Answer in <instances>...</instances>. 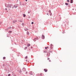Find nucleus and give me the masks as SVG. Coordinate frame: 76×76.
<instances>
[{"label": "nucleus", "instance_id": "393cba45", "mask_svg": "<svg viewBox=\"0 0 76 76\" xmlns=\"http://www.w3.org/2000/svg\"><path fill=\"white\" fill-rule=\"evenodd\" d=\"M46 48H48V47H47Z\"/></svg>", "mask_w": 76, "mask_h": 76}, {"label": "nucleus", "instance_id": "dca6fc26", "mask_svg": "<svg viewBox=\"0 0 76 76\" xmlns=\"http://www.w3.org/2000/svg\"><path fill=\"white\" fill-rule=\"evenodd\" d=\"M50 46H51V47H53V44H50Z\"/></svg>", "mask_w": 76, "mask_h": 76}, {"label": "nucleus", "instance_id": "6ab92c4d", "mask_svg": "<svg viewBox=\"0 0 76 76\" xmlns=\"http://www.w3.org/2000/svg\"><path fill=\"white\" fill-rule=\"evenodd\" d=\"M31 24H34V22H32Z\"/></svg>", "mask_w": 76, "mask_h": 76}, {"label": "nucleus", "instance_id": "f8f14e48", "mask_svg": "<svg viewBox=\"0 0 76 76\" xmlns=\"http://www.w3.org/2000/svg\"><path fill=\"white\" fill-rule=\"evenodd\" d=\"M25 31H28V29H25Z\"/></svg>", "mask_w": 76, "mask_h": 76}, {"label": "nucleus", "instance_id": "412c9836", "mask_svg": "<svg viewBox=\"0 0 76 76\" xmlns=\"http://www.w3.org/2000/svg\"><path fill=\"white\" fill-rule=\"evenodd\" d=\"M67 1H68V2H69V0H67Z\"/></svg>", "mask_w": 76, "mask_h": 76}, {"label": "nucleus", "instance_id": "4468645a", "mask_svg": "<svg viewBox=\"0 0 76 76\" xmlns=\"http://www.w3.org/2000/svg\"><path fill=\"white\" fill-rule=\"evenodd\" d=\"M65 4H66V5H68V3H65Z\"/></svg>", "mask_w": 76, "mask_h": 76}, {"label": "nucleus", "instance_id": "9b49d317", "mask_svg": "<svg viewBox=\"0 0 76 76\" xmlns=\"http://www.w3.org/2000/svg\"><path fill=\"white\" fill-rule=\"evenodd\" d=\"M26 49H27V47H26L25 48H24V50H26Z\"/></svg>", "mask_w": 76, "mask_h": 76}, {"label": "nucleus", "instance_id": "b1692460", "mask_svg": "<svg viewBox=\"0 0 76 76\" xmlns=\"http://www.w3.org/2000/svg\"><path fill=\"white\" fill-rule=\"evenodd\" d=\"M45 49H47V47H45Z\"/></svg>", "mask_w": 76, "mask_h": 76}, {"label": "nucleus", "instance_id": "7ed1b4c3", "mask_svg": "<svg viewBox=\"0 0 76 76\" xmlns=\"http://www.w3.org/2000/svg\"><path fill=\"white\" fill-rule=\"evenodd\" d=\"M27 47H29V46H31V44H28L27 45Z\"/></svg>", "mask_w": 76, "mask_h": 76}, {"label": "nucleus", "instance_id": "4be33fe9", "mask_svg": "<svg viewBox=\"0 0 76 76\" xmlns=\"http://www.w3.org/2000/svg\"><path fill=\"white\" fill-rule=\"evenodd\" d=\"M5 10H7V8H5Z\"/></svg>", "mask_w": 76, "mask_h": 76}, {"label": "nucleus", "instance_id": "cd10ccee", "mask_svg": "<svg viewBox=\"0 0 76 76\" xmlns=\"http://www.w3.org/2000/svg\"><path fill=\"white\" fill-rule=\"evenodd\" d=\"M48 60H49V59H50V58H48Z\"/></svg>", "mask_w": 76, "mask_h": 76}, {"label": "nucleus", "instance_id": "aec40b11", "mask_svg": "<svg viewBox=\"0 0 76 76\" xmlns=\"http://www.w3.org/2000/svg\"><path fill=\"white\" fill-rule=\"evenodd\" d=\"M49 12H50V13H51V11L49 10Z\"/></svg>", "mask_w": 76, "mask_h": 76}, {"label": "nucleus", "instance_id": "bb28decb", "mask_svg": "<svg viewBox=\"0 0 76 76\" xmlns=\"http://www.w3.org/2000/svg\"><path fill=\"white\" fill-rule=\"evenodd\" d=\"M26 1H28L27 0H26Z\"/></svg>", "mask_w": 76, "mask_h": 76}, {"label": "nucleus", "instance_id": "c756f323", "mask_svg": "<svg viewBox=\"0 0 76 76\" xmlns=\"http://www.w3.org/2000/svg\"><path fill=\"white\" fill-rule=\"evenodd\" d=\"M31 48H32V47Z\"/></svg>", "mask_w": 76, "mask_h": 76}, {"label": "nucleus", "instance_id": "6e6552de", "mask_svg": "<svg viewBox=\"0 0 76 76\" xmlns=\"http://www.w3.org/2000/svg\"><path fill=\"white\" fill-rule=\"evenodd\" d=\"M30 74V75H33L32 74V72H31Z\"/></svg>", "mask_w": 76, "mask_h": 76}, {"label": "nucleus", "instance_id": "2eb2a0df", "mask_svg": "<svg viewBox=\"0 0 76 76\" xmlns=\"http://www.w3.org/2000/svg\"><path fill=\"white\" fill-rule=\"evenodd\" d=\"M9 33H12V31H9Z\"/></svg>", "mask_w": 76, "mask_h": 76}, {"label": "nucleus", "instance_id": "20e7f679", "mask_svg": "<svg viewBox=\"0 0 76 76\" xmlns=\"http://www.w3.org/2000/svg\"><path fill=\"white\" fill-rule=\"evenodd\" d=\"M42 38H43V39H44V38H45V36H44V35H42Z\"/></svg>", "mask_w": 76, "mask_h": 76}, {"label": "nucleus", "instance_id": "a878e982", "mask_svg": "<svg viewBox=\"0 0 76 76\" xmlns=\"http://www.w3.org/2000/svg\"><path fill=\"white\" fill-rule=\"evenodd\" d=\"M28 13H30V12H28Z\"/></svg>", "mask_w": 76, "mask_h": 76}, {"label": "nucleus", "instance_id": "f257e3e1", "mask_svg": "<svg viewBox=\"0 0 76 76\" xmlns=\"http://www.w3.org/2000/svg\"><path fill=\"white\" fill-rule=\"evenodd\" d=\"M12 5L11 4H9L7 5V7H12Z\"/></svg>", "mask_w": 76, "mask_h": 76}, {"label": "nucleus", "instance_id": "f03ea898", "mask_svg": "<svg viewBox=\"0 0 76 76\" xmlns=\"http://www.w3.org/2000/svg\"><path fill=\"white\" fill-rule=\"evenodd\" d=\"M37 39H38V38H35L34 39V42H35V41H36V40H37Z\"/></svg>", "mask_w": 76, "mask_h": 76}, {"label": "nucleus", "instance_id": "1a4fd4ad", "mask_svg": "<svg viewBox=\"0 0 76 76\" xmlns=\"http://www.w3.org/2000/svg\"><path fill=\"white\" fill-rule=\"evenodd\" d=\"M27 35H29V32H27Z\"/></svg>", "mask_w": 76, "mask_h": 76}, {"label": "nucleus", "instance_id": "0eeeda50", "mask_svg": "<svg viewBox=\"0 0 76 76\" xmlns=\"http://www.w3.org/2000/svg\"><path fill=\"white\" fill-rule=\"evenodd\" d=\"M72 1H73V0H71L70 3H73V2Z\"/></svg>", "mask_w": 76, "mask_h": 76}, {"label": "nucleus", "instance_id": "f3484780", "mask_svg": "<svg viewBox=\"0 0 76 76\" xmlns=\"http://www.w3.org/2000/svg\"><path fill=\"white\" fill-rule=\"evenodd\" d=\"M5 58H6V57H4L3 58V59H5Z\"/></svg>", "mask_w": 76, "mask_h": 76}, {"label": "nucleus", "instance_id": "423d86ee", "mask_svg": "<svg viewBox=\"0 0 76 76\" xmlns=\"http://www.w3.org/2000/svg\"><path fill=\"white\" fill-rule=\"evenodd\" d=\"M17 22L16 20H15L13 21V23H16Z\"/></svg>", "mask_w": 76, "mask_h": 76}, {"label": "nucleus", "instance_id": "a211bd4d", "mask_svg": "<svg viewBox=\"0 0 76 76\" xmlns=\"http://www.w3.org/2000/svg\"><path fill=\"white\" fill-rule=\"evenodd\" d=\"M10 74H8V76H10Z\"/></svg>", "mask_w": 76, "mask_h": 76}, {"label": "nucleus", "instance_id": "ddd939ff", "mask_svg": "<svg viewBox=\"0 0 76 76\" xmlns=\"http://www.w3.org/2000/svg\"><path fill=\"white\" fill-rule=\"evenodd\" d=\"M25 58V59H26V58H28V57L26 56Z\"/></svg>", "mask_w": 76, "mask_h": 76}, {"label": "nucleus", "instance_id": "c85d7f7f", "mask_svg": "<svg viewBox=\"0 0 76 76\" xmlns=\"http://www.w3.org/2000/svg\"><path fill=\"white\" fill-rule=\"evenodd\" d=\"M47 15H48V14H47Z\"/></svg>", "mask_w": 76, "mask_h": 76}, {"label": "nucleus", "instance_id": "39448f33", "mask_svg": "<svg viewBox=\"0 0 76 76\" xmlns=\"http://www.w3.org/2000/svg\"><path fill=\"white\" fill-rule=\"evenodd\" d=\"M44 71H45V72H47V70L45 69H44Z\"/></svg>", "mask_w": 76, "mask_h": 76}, {"label": "nucleus", "instance_id": "9d476101", "mask_svg": "<svg viewBox=\"0 0 76 76\" xmlns=\"http://www.w3.org/2000/svg\"><path fill=\"white\" fill-rule=\"evenodd\" d=\"M23 17H25L26 16V15H25L23 14Z\"/></svg>", "mask_w": 76, "mask_h": 76}, {"label": "nucleus", "instance_id": "5701e85b", "mask_svg": "<svg viewBox=\"0 0 76 76\" xmlns=\"http://www.w3.org/2000/svg\"><path fill=\"white\" fill-rule=\"evenodd\" d=\"M44 53H47V52L46 51H44Z\"/></svg>", "mask_w": 76, "mask_h": 76}]
</instances>
